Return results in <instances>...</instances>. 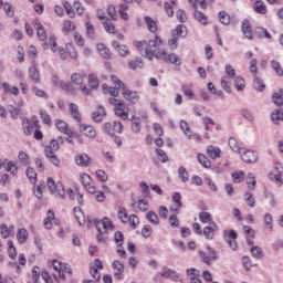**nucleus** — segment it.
<instances>
[{
  "label": "nucleus",
  "instance_id": "nucleus-42",
  "mask_svg": "<svg viewBox=\"0 0 283 283\" xmlns=\"http://www.w3.org/2000/svg\"><path fill=\"white\" fill-rule=\"evenodd\" d=\"M172 36L185 39V36H187V27H185V24L177 25L176 29L172 30Z\"/></svg>",
  "mask_w": 283,
  "mask_h": 283
},
{
  "label": "nucleus",
  "instance_id": "nucleus-1",
  "mask_svg": "<svg viewBox=\"0 0 283 283\" xmlns=\"http://www.w3.org/2000/svg\"><path fill=\"white\" fill-rule=\"evenodd\" d=\"M134 48L149 61H164V63H170L171 65H182V57L176 53H168L165 49V41L158 34H155L150 40H135L133 42Z\"/></svg>",
  "mask_w": 283,
  "mask_h": 283
},
{
  "label": "nucleus",
  "instance_id": "nucleus-29",
  "mask_svg": "<svg viewBox=\"0 0 283 283\" xmlns=\"http://www.w3.org/2000/svg\"><path fill=\"white\" fill-rule=\"evenodd\" d=\"M241 30L245 39L253 41V31L251 30V21H249V19L243 20Z\"/></svg>",
  "mask_w": 283,
  "mask_h": 283
},
{
  "label": "nucleus",
  "instance_id": "nucleus-21",
  "mask_svg": "<svg viewBox=\"0 0 283 283\" xmlns=\"http://www.w3.org/2000/svg\"><path fill=\"white\" fill-rule=\"evenodd\" d=\"M75 164L77 167H90L92 165V158H90V155L83 153L75 156Z\"/></svg>",
  "mask_w": 283,
  "mask_h": 283
},
{
  "label": "nucleus",
  "instance_id": "nucleus-2",
  "mask_svg": "<svg viewBox=\"0 0 283 283\" xmlns=\"http://www.w3.org/2000/svg\"><path fill=\"white\" fill-rule=\"evenodd\" d=\"M108 103L114 107V114L117 115L118 118H122V120L129 118V108H127L125 101L111 97L108 98Z\"/></svg>",
  "mask_w": 283,
  "mask_h": 283
},
{
  "label": "nucleus",
  "instance_id": "nucleus-46",
  "mask_svg": "<svg viewBox=\"0 0 283 283\" xmlns=\"http://www.w3.org/2000/svg\"><path fill=\"white\" fill-rule=\"evenodd\" d=\"M61 90H64V92H67V94H76V88L74 87L73 83L70 82H60Z\"/></svg>",
  "mask_w": 283,
  "mask_h": 283
},
{
  "label": "nucleus",
  "instance_id": "nucleus-62",
  "mask_svg": "<svg viewBox=\"0 0 283 283\" xmlns=\"http://www.w3.org/2000/svg\"><path fill=\"white\" fill-rule=\"evenodd\" d=\"M193 17H195L196 21H199V23L207 25L208 18L205 15V13L202 11L196 10L193 13Z\"/></svg>",
  "mask_w": 283,
  "mask_h": 283
},
{
  "label": "nucleus",
  "instance_id": "nucleus-6",
  "mask_svg": "<svg viewBox=\"0 0 283 283\" xmlns=\"http://www.w3.org/2000/svg\"><path fill=\"white\" fill-rule=\"evenodd\" d=\"M46 185L51 193H53L54 196H59V198H65V188L63 187V182H56L52 177H49L46 179Z\"/></svg>",
  "mask_w": 283,
  "mask_h": 283
},
{
  "label": "nucleus",
  "instance_id": "nucleus-27",
  "mask_svg": "<svg viewBox=\"0 0 283 283\" xmlns=\"http://www.w3.org/2000/svg\"><path fill=\"white\" fill-rule=\"evenodd\" d=\"M161 277H166L168 280H172V282H178L180 280V275L176 270H171L168 268H164L161 271Z\"/></svg>",
  "mask_w": 283,
  "mask_h": 283
},
{
  "label": "nucleus",
  "instance_id": "nucleus-28",
  "mask_svg": "<svg viewBox=\"0 0 283 283\" xmlns=\"http://www.w3.org/2000/svg\"><path fill=\"white\" fill-rule=\"evenodd\" d=\"M241 158L243 163H249V164L258 163V153L254 150H245L241 155Z\"/></svg>",
  "mask_w": 283,
  "mask_h": 283
},
{
  "label": "nucleus",
  "instance_id": "nucleus-64",
  "mask_svg": "<svg viewBox=\"0 0 283 283\" xmlns=\"http://www.w3.org/2000/svg\"><path fill=\"white\" fill-rule=\"evenodd\" d=\"M132 129L133 132H135V134H138L142 129V126H140V118L139 117H136L134 116L133 119H132Z\"/></svg>",
  "mask_w": 283,
  "mask_h": 283
},
{
  "label": "nucleus",
  "instance_id": "nucleus-9",
  "mask_svg": "<svg viewBox=\"0 0 283 283\" xmlns=\"http://www.w3.org/2000/svg\"><path fill=\"white\" fill-rule=\"evenodd\" d=\"M53 271H56L60 280H65V273L72 275V266L67 263H62L59 260L52 261Z\"/></svg>",
  "mask_w": 283,
  "mask_h": 283
},
{
  "label": "nucleus",
  "instance_id": "nucleus-51",
  "mask_svg": "<svg viewBox=\"0 0 283 283\" xmlns=\"http://www.w3.org/2000/svg\"><path fill=\"white\" fill-rule=\"evenodd\" d=\"M66 54H69V56L73 59V61H76L78 59V52L72 43L66 44Z\"/></svg>",
  "mask_w": 283,
  "mask_h": 283
},
{
  "label": "nucleus",
  "instance_id": "nucleus-23",
  "mask_svg": "<svg viewBox=\"0 0 283 283\" xmlns=\"http://www.w3.org/2000/svg\"><path fill=\"white\" fill-rule=\"evenodd\" d=\"M112 48H114V50H116V52H118L119 56H129L130 51L129 48H127V45L125 44H120L118 41H113L112 42Z\"/></svg>",
  "mask_w": 283,
  "mask_h": 283
},
{
  "label": "nucleus",
  "instance_id": "nucleus-11",
  "mask_svg": "<svg viewBox=\"0 0 283 283\" xmlns=\"http://www.w3.org/2000/svg\"><path fill=\"white\" fill-rule=\"evenodd\" d=\"M223 239L232 251H238V241H235L238 240V232L235 230H224Z\"/></svg>",
  "mask_w": 283,
  "mask_h": 283
},
{
  "label": "nucleus",
  "instance_id": "nucleus-26",
  "mask_svg": "<svg viewBox=\"0 0 283 283\" xmlns=\"http://www.w3.org/2000/svg\"><path fill=\"white\" fill-rule=\"evenodd\" d=\"M144 23H146L147 29L151 34H156V32H158V20H154V18L146 15L144 17Z\"/></svg>",
  "mask_w": 283,
  "mask_h": 283
},
{
  "label": "nucleus",
  "instance_id": "nucleus-35",
  "mask_svg": "<svg viewBox=\"0 0 283 283\" xmlns=\"http://www.w3.org/2000/svg\"><path fill=\"white\" fill-rule=\"evenodd\" d=\"M181 91L184 92V96H187L189 101H193V98H196V93L193 92V84H182Z\"/></svg>",
  "mask_w": 283,
  "mask_h": 283
},
{
  "label": "nucleus",
  "instance_id": "nucleus-7",
  "mask_svg": "<svg viewBox=\"0 0 283 283\" xmlns=\"http://www.w3.org/2000/svg\"><path fill=\"white\" fill-rule=\"evenodd\" d=\"M199 258L205 264H208V266H211V264H213V262L218 260L219 254H218V251H216V249L208 245L206 252L205 251L199 252Z\"/></svg>",
  "mask_w": 283,
  "mask_h": 283
},
{
  "label": "nucleus",
  "instance_id": "nucleus-61",
  "mask_svg": "<svg viewBox=\"0 0 283 283\" xmlns=\"http://www.w3.org/2000/svg\"><path fill=\"white\" fill-rule=\"evenodd\" d=\"M18 158H19L21 165H23L24 167H28V165H30V155H28V153L20 151L18 155Z\"/></svg>",
  "mask_w": 283,
  "mask_h": 283
},
{
  "label": "nucleus",
  "instance_id": "nucleus-53",
  "mask_svg": "<svg viewBox=\"0 0 283 283\" xmlns=\"http://www.w3.org/2000/svg\"><path fill=\"white\" fill-rule=\"evenodd\" d=\"M40 118L44 125L51 127L52 125V116L49 115L48 111L41 109L40 111Z\"/></svg>",
  "mask_w": 283,
  "mask_h": 283
},
{
  "label": "nucleus",
  "instance_id": "nucleus-34",
  "mask_svg": "<svg viewBox=\"0 0 283 283\" xmlns=\"http://www.w3.org/2000/svg\"><path fill=\"white\" fill-rule=\"evenodd\" d=\"M55 220H56V217H55L53 210H49L46 212V218H44V220H43V227L49 230L52 229Z\"/></svg>",
  "mask_w": 283,
  "mask_h": 283
},
{
  "label": "nucleus",
  "instance_id": "nucleus-59",
  "mask_svg": "<svg viewBox=\"0 0 283 283\" xmlns=\"http://www.w3.org/2000/svg\"><path fill=\"white\" fill-rule=\"evenodd\" d=\"M270 65H271L272 70H274V72L277 76H283V69H282V64H280V62L272 60Z\"/></svg>",
  "mask_w": 283,
  "mask_h": 283
},
{
  "label": "nucleus",
  "instance_id": "nucleus-39",
  "mask_svg": "<svg viewBox=\"0 0 283 283\" xmlns=\"http://www.w3.org/2000/svg\"><path fill=\"white\" fill-rule=\"evenodd\" d=\"M132 207H134V209H138V211H147V209H149V202L147 199H138V201H134L132 203Z\"/></svg>",
  "mask_w": 283,
  "mask_h": 283
},
{
  "label": "nucleus",
  "instance_id": "nucleus-44",
  "mask_svg": "<svg viewBox=\"0 0 283 283\" xmlns=\"http://www.w3.org/2000/svg\"><path fill=\"white\" fill-rule=\"evenodd\" d=\"M129 6L127 3L119 4L118 14L123 21H129V14L127 13Z\"/></svg>",
  "mask_w": 283,
  "mask_h": 283
},
{
  "label": "nucleus",
  "instance_id": "nucleus-32",
  "mask_svg": "<svg viewBox=\"0 0 283 283\" xmlns=\"http://www.w3.org/2000/svg\"><path fill=\"white\" fill-rule=\"evenodd\" d=\"M105 116H107V112L103 106H97V112L92 114V118L95 123H103V118H105Z\"/></svg>",
  "mask_w": 283,
  "mask_h": 283
},
{
  "label": "nucleus",
  "instance_id": "nucleus-4",
  "mask_svg": "<svg viewBox=\"0 0 283 283\" xmlns=\"http://www.w3.org/2000/svg\"><path fill=\"white\" fill-rule=\"evenodd\" d=\"M118 220L123 222V224H128L130 229H138V224L140 221L138 220V216L136 214H128L125 208H119L118 210Z\"/></svg>",
  "mask_w": 283,
  "mask_h": 283
},
{
  "label": "nucleus",
  "instance_id": "nucleus-13",
  "mask_svg": "<svg viewBox=\"0 0 283 283\" xmlns=\"http://www.w3.org/2000/svg\"><path fill=\"white\" fill-rule=\"evenodd\" d=\"M80 180L88 193H96V186L94 185V181L90 175L82 172L80 175Z\"/></svg>",
  "mask_w": 283,
  "mask_h": 283
},
{
  "label": "nucleus",
  "instance_id": "nucleus-36",
  "mask_svg": "<svg viewBox=\"0 0 283 283\" xmlns=\"http://www.w3.org/2000/svg\"><path fill=\"white\" fill-rule=\"evenodd\" d=\"M29 233L28 230L25 228H20L17 231V240L19 242V244H25L28 242V238H29Z\"/></svg>",
  "mask_w": 283,
  "mask_h": 283
},
{
  "label": "nucleus",
  "instance_id": "nucleus-54",
  "mask_svg": "<svg viewBox=\"0 0 283 283\" xmlns=\"http://www.w3.org/2000/svg\"><path fill=\"white\" fill-rule=\"evenodd\" d=\"M272 103H275L277 107L283 106V88L280 90V93L272 95Z\"/></svg>",
  "mask_w": 283,
  "mask_h": 283
},
{
  "label": "nucleus",
  "instance_id": "nucleus-48",
  "mask_svg": "<svg viewBox=\"0 0 283 283\" xmlns=\"http://www.w3.org/2000/svg\"><path fill=\"white\" fill-rule=\"evenodd\" d=\"M4 90V94H13V96H19V87L10 85V83L6 82L2 85Z\"/></svg>",
  "mask_w": 283,
  "mask_h": 283
},
{
  "label": "nucleus",
  "instance_id": "nucleus-43",
  "mask_svg": "<svg viewBox=\"0 0 283 283\" xmlns=\"http://www.w3.org/2000/svg\"><path fill=\"white\" fill-rule=\"evenodd\" d=\"M73 213L75 216V220H77V223L80 227H83L85 224V214H83V210H81L80 207L74 208Z\"/></svg>",
  "mask_w": 283,
  "mask_h": 283
},
{
  "label": "nucleus",
  "instance_id": "nucleus-52",
  "mask_svg": "<svg viewBox=\"0 0 283 283\" xmlns=\"http://www.w3.org/2000/svg\"><path fill=\"white\" fill-rule=\"evenodd\" d=\"M271 118L274 125H280V120L283 122V108H279L272 113Z\"/></svg>",
  "mask_w": 283,
  "mask_h": 283
},
{
  "label": "nucleus",
  "instance_id": "nucleus-8",
  "mask_svg": "<svg viewBox=\"0 0 283 283\" xmlns=\"http://www.w3.org/2000/svg\"><path fill=\"white\" fill-rule=\"evenodd\" d=\"M103 132L108 136H116V134H123V123L120 120L104 123Z\"/></svg>",
  "mask_w": 283,
  "mask_h": 283
},
{
  "label": "nucleus",
  "instance_id": "nucleus-45",
  "mask_svg": "<svg viewBox=\"0 0 283 283\" xmlns=\"http://www.w3.org/2000/svg\"><path fill=\"white\" fill-rule=\"evenodd\" d=\"M74 30H76V24L72 20L64 21L62 28L64 34H70V32H74Z\"/></svg>",
  "mask_w": 283,
  "mask_h": 283
},
{
  "label": "nucleus",
  "instance_id": "nucleus-14",
  "mask_svg": "<svg viewBox=\"0 0 283 283\" xmlns=\"http://www.w3.org/2000/svg\"><path fill=\"white\" fill-rule=\"evenodd\" d=\"M182 209V195L180 192H174L171 196L170 211L172 213H180Z\"/></svg>",
  "mask_w": 283,
  "mask_h": 283
},
{
  "label": "nucleus",
  "instance_id": "nucleus-3",
  "mask_svg": "<svg viewBox=\"0 0 283 283\" xmlns=\"http://www.w3.org/2000/svg\"><path fill=\"white\" fill-rule=\"evenodd\" d=\"M60 146L59 142L56 139H51L50 144L45 146L44 148V154L46 158L54 165V167H60L61 166V160H59V157H56V151H59Z\"/></svg>",
  "mask_w": 283,
  "mask_h": 283
},
{
  "label": "nucleus",
  "instance_id": "nucleus-16",
  "mask_svg": "<svg viewBox=\"0 0 283 283\" xmlns=\"http://www.w3.org/2000/svg\"><path fill=\"white\" fill-rule=\"evenodd\" d=\"M95 227L97 231H103L104 233H107V231H114V223L112 222V219L104 217L102 220L95 222Z\"/></svg>",
  "mask_w": 283,
  "mask_h": 283
},
{
  "label": "nucleus",
  "instance_id": "nucleus-58",
  "mask_svg": "<svg viewBox=\"0 0 283 283\" xmlns=\"http://www.w3.org/2000/svg\"><path fill=\"white\" fill-rule=\"evenodd\" d=\"M255 185H258V181L255 180V175H253L252 172H249L247 177L248 189L253 191L255 189Z\"/></svg>",
  "mask_w": 283,
  "mask_h": 283
},
{
  "label": "nucleus",
  "instance_id": "nucleus-38",
  "mask_svg": "<svg viewBox=\"0 0 283 283\" xmlns=\"http://www.w3.org/2000/svg\"><path fill=\"white\" fill-rule=\"evenodd\" d=\"M98 54L106 60L112 59V51L103 43L97 44Z\"/></svg>",
  "mask_w": 283,
  "mask_h": 283
},
{
  "label": "nucleus",
  "instance_id": "nucleus-50",
  "mask_svg": "<svg viewBox=\"0 0 283 283\" xmlns=\"http://www.w3.org/2000/svg\"><path fill=\"white\" fill-rule=\"evenodd\" d=\"M197 158H198V163H200V165H201L202 167H205L206 169H210V167H211V160H209V158L207 157V155H205V154H198Z\"/></svg>",
  "mask_w": 283,
  "mask_h": 283
},
{
  "label": "nucleus",
  "instance_id": "nucleus-49",
  "mask_svg": "<svg viewBox=\"0 0 283 283\" xmlns=\"http://www.w3.org/2000/svg\"><path fill=\"white\" fill-rule=\"evenodd\" d=\"M62 6H63L67 17H70V19H75L76 18V11H74V7H72L70 4V2L64 1V2H62Z\"/></svg>",
  "mask_w": 283,
  "mask_h": 283
},
{
  "label": "nucleus",
  "instance_id": "nucleus-31",
  "mask_svg": "<svg viewBox=\"0 0 283 283\" xmlns=\"http://www.w3.org/2000/svg\"><path fill=\"white\" fill-rule=\"evenodd\" d=\"M207 156H209V158H211L212 160H218V158L222 157V150H220V148L216 146H208Z\"/></svg>",
  "mask_w": 283,
  "mask_h": 283
},
{
  "label": "nucleus",
  "instance_id": "nucleus-30",
  "mask_svg": "<svg viewBox=\"0 0 283 283\" xmlns=\"http://www.w3.org/2000/svg\"><path fill=\"white\" fill-rule=\"evenodd\" d=\"M253 10L254 12H256V14H266L269 12V8L266 7V3H264L263 0L254 1Z\"/></svg>",
  "mask_w": 283,
  "mask_h": 283
},
{
  "label": "nucleus",
  "instance_id": "nucleus-24",
  "mask_svg": "<svg viewBox=\"0 0 283 283\" xmlns=\"http://www.w3.org/2000/svg\"><path fill=\"white\" fill-rule=\"evenodd\" d=\"M29 77L33 83H41V72L36 69V61H33L32 66L29 69Z\"/></svg>",
  "mask_w": 283,
  "mask_h": 283
},
{
  "label": "nucleus",
  "instance_id": "nucleus-63",
  "mask_svg": "<svg viewBox=\"0 0 283 283\" xmlns=\"http://www.w3.org/2000/svg\"><path fill=\"white\" fill-rule=\"evenodd\" d=\"M71 83L73 85H83V75L81 73H73L71 75Z\"/></svg>",
  "mask_w": 283,
  "mask_h": 283
},
{
  "label": "nucleus",
  "instance_id": "nucleus-19",
  "mask_svg": "<svg viewBox=\"0 0 283 283\" xmlns=\"http://www.w3.org/2000/svg\"><path fill=\"white\" fill-rule=\"evenodd\" d=\"M112 269H114L115 271L114 273L115 280H123L125 277L124 276L125 265L120 261L118 260L113 261Z\"/></svg>",
  "mask_w": 283,
  "mask_h": 283
},
{
  "label": "nucleus",
  "instance_id": "nucleus-33",
  "mask_svg": "<svg viewBox=\"0 0 283 283\" xmlns=\"http://www.w3.org/2000/svg\"><path fill=\"white\" fill-rule=\"evenodd\" d=\"M243 231H244L249 247H253L254 244L253 240L255 239V231L250 226H244Z\"/></svg>",
  "mask_w": 283,
  "mask_h": 283
},
{
  "label": "nucleus",
  "instance_id": "nucleus-18",
  "mask_svg": "<svg viewBox=\"0 0 283 283\" xmlns=\"http://www.w3.org/2000/svg\"><path fill=\"white\" fill-rule=\"evenodd\" d=\"M1 167H4V170L11 174V176H18L19 174V167L17 166V163L10 159H4L2 164L0 163V169Z\"/></svg>",
  "mask_w": 283,
  "mask_h": 283
},
{
  "label": "nucleus",
  "instance_id": "nucleus-55",
  "mask_svg": "<svg viewBox=\"0 0 283 283\" xmlns=\"http://www.w3.org/2000/svg\"><path fill=\"white\" fill-rule=\"evenodd\" d=\"M243 200L247 202L248 207H255V197L250 191H245L243 195Z\"/></svg>",
  "mask_w": 283,
  "mask_h": 283
},
{
  "label": "nucleus",
  "instance_id": "nucleus-56",
  "mask_svg": "<svg viewBox=\"0 0 283 283\" xmlns=\"http://www.w3.org/2000/svg\"><path fill=\"white\" fill-rule=\"evenodd\" d=\"M253 87L258 92H264V90H266V85L264 84V82L260 77H258V75L254 76Z\"/></svg>",
  "mask_w": 283,
  "mask_h": 283
},
{
  "label": "nucleus",
  "instance_id": "nucleus-22",
  "mask_svg": "<svg viewBox=\"0 0 283 283\" xmlns=\"http://www.w3.org/2000/svg\"><path fill=\"white\" fill-rule=\"evenodd\" d=\"M216 231H218V223L216 222H210L208 227H205L203 235L206 240H213Z\"/></svg>",
  "mask_w": 283,
  "mask_h": 283
},
{
  "label": "nucleus",
  "instance_id": "nucleus-25",
  "mask_svg": "<svg viewBox=\"0 0 283 283\" xmlns=\"http://www.w3.org/2000/svg\"><path fill=\"white\" fill-rule=\"evenodd\" d=\"M80 132L81 134H84V136H87L88 138H96V128H94V126L92 125L80 123Z\"/></svg>",
  "mask_w": 283,
  "mask_h": 283
},
{
  "label": "nucleus",
  "instance_id": "nucleus-20",
  "mask_svg": "<svg viewBox=\"0 0 283 283\" xmlns=\"http://www.w3.org/2000/svg\"><path fill=\"white\" fill-rule=\"evenodd\" d=\"M69 112L75 123L81 124L83 122V115H81V111H78V105L71 103L69 105Z\"/></svg>",
  "mask_w": 283,
  "mask_h": 283
},
{
  "label": "nucleus",
  "instance_id": "nucleus-5",
  "mask_svg": "<svg viewBox=\"0 0 283 283\" xmlns=\"http://www.w3.org/2000/svg\"><path fill=\"white\" fill-rule=\"evenodd\" d=\"M226 74L227 76L221 78V87L224 92L231 94V81L235 78V69H233L231 64L226 65Z\"/></svg>",
  "mask_w": 283,
  "mask_h": 283
},
{
  "label": "nucleus",
  "instance_id": "nucleus-10",
  "mask_svg": "<svg viewBox=\"0 0 283 283\" xmlns=\"http://www.w3.org/2000/svg\"><path fill=\"white\" fill-rule=\"evenodd\" d=\"M22 126L25 136H32L34 129H41V125L39 124V118L36 116L32 117L31 119H23Z\"/></svg>",
  "mask_w": 283,
  "mask_h": 283
},
{
  "label": "nucleus",
  "instance_id": "nucleus-37",
  "mask_svg": "<svg viewBox=\"0 0 283 283\" xmlns=\"http://www.w3.org/2000/svg\"><path fill=\"white\" fill-rule=\"evenodd\" d=\"M104 30L108 32V34H118V29H116V24L111 19H106L102 22Z\"/></svg>",
  "mask_w": 283,
  "mask_h": 283
},
{
  "label": "nucleus",
  "instance_id": "nucleus-17",
  "mask_svg": "<svg viewBox=\"0 0 283 283\" xmlns=\"http://www.w3.org/2000/svg\"><path fill=\"white\" fill-rule=\"evenodd\" d=\"M122 95L128 103H132V105H136L140 101V95H138V92L132 91L127 87H124L122 91Z\"/></svg>",
  "mask_w": 283,
  "mask_h": 283
},
{
  "label": "nucleus",
  "instance_id": "nucleus-15",
  "mask_svg": "<svg viewBox=\"0 0 283 283\" xmlns=\"http://www.w3.org/2000/svg\"><path fill=\"white\" fill-rule=\"evenodd\" d=\"M55 127L57 129V132H60V134H64V136H67L69 138H72V136H74V130H72V128H70V125L66 124L65 120L63 119H55Z\"/></svg>",
  "mask_w": 283,
  "mask_h": 283
},
{
  "label": "nucleus",
  "instance_id": "nucleus-47",
  "mask_svg": "<svg viewBox=\"0 0 283 283\" xmlns=\"http://www.w3.org/2000/svg\"><path fill=\"white\" fill-rule=\"evenodd\" d=\"M199 220L202 224H211L213 222V216L207 211H202L199 213Z\"/></svg>",
  "mask_w": 283,
  "mask_h": 283
},
{
  "label": "nucleus",
  "instance_id": "nucleus-57",
  "mask_svg": "<svg viewBox=\"0 0 283 283\" xmlns=\"http://www.w3.org/2000/svg\"><path fill=\"white\" fill-rule=\"evenodd\" d=\"M146 220H148L150 224H155V226L160 224V219H158V214H156V212L154 211H149L146 213Z\"/></svg>",
  "mask_w": 283,
  "mask_h": 283
},
{
  "label": "nucleus",
  "instance_id": "nucleus-60",
  "mask_svg": "<svg viewBox=\"0 0 283 283\" xmlns=\"http://www.w3.org/2000/svg\"><path fill=\"white\" fill-rule=\"evenodd\" d=\"M25 174L31 185H36V171L34 170V168H27Z\"/></svg>",
  "mask_w": 283,
  "mask_h": 283
},
{
  "label": "nucleus",
  "instance_id": "nucleus-40",
  "mask_svg": "<svg viewBox=\"0 0 283 283\" xmlns=\"http://www.w3.org/2000/svg\"><path fill=\"white\" fill-rule=\"evenodd\" d=\"M144 65L145 63L143 62V57L128 60V66L130 70H143Z\"/></svg>",
  "mask_w": 283,
  "mask_h": 283
},
{
  "label": "nucleus",
  "instance_id": "nucleus-12",
  "mask_svg": "<svg viewBox=\"0 0 283 283\" xmlns=\"http://www.w3.org/2000/svg\"><path fill=\"white\" fill-rule=\"evenodd\" d=\"M101 271H103V261L95 259L94 262L90 264V274L95 282H101Z\"/></svg>",
  "mask_w": 283,
  "mask_h": 283
},
{
  "label": "nucleus",
  "instance_id": "nucleus-41",
  "mask_svg": "<svg viewBox=\"0 0 283 283\" xmlns=\"http://www.w3.org/2000/svg\"><path fill=\"white\" fill-rule=\"evenodd\" d=\"M35 29H36V35L40 41H48V33L45 32V28L41 22L35 23Z\"/></svg>",
  "mask_w": 283,
  "mask_h": 283
}]
</instances>
